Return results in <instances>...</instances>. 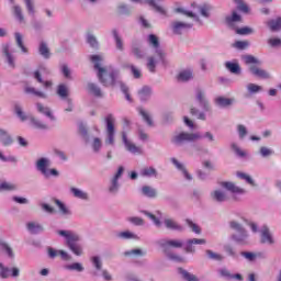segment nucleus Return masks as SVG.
<instances>
[{
	"label": "nucleus",
	"instance_id": "obj_20",
	"mask_svg": "<svg viewBox=\"0 0 281 281\" xmlns=\"http://www.w3.org/2000/svg\"><path fill=\"white\" fill-rule=\"evenodd\" d=\"M221 186L233 194H245V189L236 186L234 182H222Z\"/></svg>",
	"mask_w": 281,
	"mask_h": 281
},
{
	"label": "nucleus",
	"instance_id": "obj_55",
	"mask_svg": "<svg viewBox=\"0 0 281 281\" xmlns=\"http://www.w3.org/2000/svg\"><path fill=\"white\" fill-rule=\"evenodd\" d=\"M138 113L139 115H142L144 122H146L148 126H153V119L150 117V114L146 112V110H144L143 108H139Z\"/></svg>",
	"mask_w": 281,
	"mask_h": 281
},
{
	"label": "nucleus",
	"instance_id": "obj_13",
	"mask_svg": "<svg viewBox=\"0 0 281 281\" xmlns=\"http://www.w3.org/2000/svg\"><path fill=\"white\" fill-rule=\"evenodd\" d=\"M195 99L199 102L200 106L203 109V111H206V112L212 111L210 101H207V98H205V92H203V90L201 89L196 90Z\"/></svg>",
	"mask_w": 281,
	"mask_h": 281
},
{
	"label": "nucleus",
	"instance_id": "obj_2",
	"mask_svg": "<svg viewBox=\"0 0 281 281\" xmlns=\"http://www.w3.org/2000/svg\"><path fill=\"white\" fill-rule=\"evenodd\" d=\"M203 137L204 139H209V142H214V134H212L211 132H205L203 136H201L200 133L181 132L171 138V143L175 146H183V144L188 142H196V139H203Z\"/></svg>",
	"mask_w": 281,
	"mask_h": 281
},
{
	"label": "nucleus",
	"instance_id": "obj_42",
	"mask_svg": "<svg viewBox=\"0 0 281 281\" xmlns=\"http://www.w3.org/2000/svg\"><path fill=\"white\" fill-rule=\"evenodd\" d=\"M211 196L213 201H216L217 203H225V201H227V195L221 190L213 191Z\"/></svg>",
	"mask_w": 281,
	"mask_h": 281
},
{
	"label": "nucleus",
	"instance_id": "obj_31",
	"mask_svg": "<svg viewBox=\"0 0 281 281\" xmlns=\"http://www.w3.org/2000/svg\"><path fill=\"white\" fill-rule=\"evenodd\" d=\"M112 36L114 38V43L116 45V49L119 52H124V40H122V36H120V33L117 30H112Z\"/></svg>",
	"mask_w": 281,
	"mask_h": 281
},
{
	"label": "nucleus",
	"instance_id": "obj_39",
	"mask_svg": "<svg viewBox=\"0 0 281 281\" xmlns=\"http://www.w3.org/2000/svg\"><path fill=\"white\" fill-rule=\"evenodd\" d=\"M55 204L59 209V214H61V216H71V210H69V207H67L60 200L56 199Z\"/></svg>",
	"mask_w": 281,
	"mask_h": 281
},
{
	"label": "nucleus",
	"instance_id": "obj_41",
	"mask_svg": "<svg viewBox=\"0 0 281 281\" xmlns=\"http://www.w3.org/2000/svg\"><path fill=\"white\" fill-rule=\"evenodd\" d=\"M29 120L34 128H37L38 131H47V124L43 123V121L34 116H30Z\"/></svg>",
	"mask_w": 281,
	"mask_h": 281
},
{
	"label": "nucleus",
	"instance_id": "obj_50",
	"mask_svg": "<svg viewBox=\"0 0 281 281\" xmlns=\"http://www.w3.org/2000/svg\"><path fill=\"white\" fill-rule=\"evenodd\" d=\"M124 256L126 257L134 256L136 258H142L143 256H146V251L142 250L140 248H135V249L125 251Z\"/></svg>",
	"mask_w": 281,
	"mask_h": 281
},
{
	"label": "nucleus",
	"instance_id": "obj_25",
	"mask_svg": "<svg viewBox=\"0 0 281 281\" xmlns=\"http://www.w3.org/2000/svg\"><path fill=\"white\" fill-rule=\"evenodd\" d=\"M132 1L134 2L144 1V3H147L150 5V8L155 9V11L158 12V14H166V9L157 4L158 1H164V0H132Z\"/></svg>",
	"mask_w": 281,
	"mask_h": 281
},
{
	"label": "nucleus",
	"instance_id": "obj_27",
	"mask_svg": "<svg viewBox=\"0 0 281 281\" xmlns=\"http://www.w3.org/2000/svg\"><path fill=\"white\" fill-rule=\"evenodd\" d=\"M153 95V89L148 86L143 87L138 91V98L140 102H147V100H150V97Z\"/></svg>",
	"mask_w": 281,
	"mask_h": 281
},
{
	"label": "nucleus",
	"instance_id": "obj_58",
	"mask_svg": "<svg viewBox=\"0 0 281 281\" xmlns=\"http://www.w3.org/2000/svg\"><path fill=\"white\" fill-rule=\"evenodd\" d=\"M210 10H212V5L202 4L199 7V12L204 19H210Z\"/></svg>",
	"mask_w": 281,
	"mask_h": 281
},
{
	"label": "nucleus",
	"instance_id": "obj_57",
	"mask_svg": "<svg viewBox=\"0 0 281 281\" xmlns=\"http://www.w3.org/2000/svg\"><path fill=\"white\" fill-rule=\"evenodd\" d=\"M60 74L66 78L67 80H71V69L67 64L60 65Z\"/></svg>",
	"mask_w": 281,
	"mask_h": 281
},
{
	"label": "nucleus",
	"instance_id": "obj_28",
	"mask_svg": "<svg viewBox=\"0 0 281 281\" xmlns=\"http://www.w3.org/2000/svg\"><path fill=\"white\" fill-rule=\"evenodd\" d=\"M140 192L142 195L147 196V199H157V189L150 186H143Z\"/></svg>",
	"mask_w": 281,
	"mask_h": 281
},
{
	"label": "nucleus",
	"instance_id": "obj_18",
	"mask_svg": "<svg viewBox=\"0 0 281 281\" xmlns=\"http://www.w3.org/2000/svg\"><path fill=\"white\" fill-rule=\"evenodd\" d=\"M205 243H206L205 239H199V238L189 239L187 240L184 251H187V254H194L196 250L194 249L193 245H205Z\"/></svg>",
	"mask_w": 281,
	"mask_h": 281
},
{
	"label": "nucleus",
	"instance_id": "obj_45",
	"mask_svg": "<svg viewBox=\"0 0 281 281\" xmlns=\"http://www.w3.org/2000/svg\"><path fill=\"white\" fill-rule=\"evenodd\" d=\"M132 54L138 60H142V58H144V50H142V47H139V44H137V42L132 43Z\"/></svg>",
	"mask_w": 281,
	"mask_h": 281
},
{
	"label": "nucleus",
	"instance_id": "obj_61",
	"mask_svg": "<svg viewBox=\"0 0 281 281\" xmlns=\"http://www.w3.org/2000/svg\"><path fill=\"white\" fill-rule=\"evenodd\" d=\"M87 43L92 47L93 49H98L100 44L98 43V38L94 37L93 34H88L87 35Z\"/></svg>",
	"mask_w": 281,
	"mask_h": 281
},
{
	"label": "nucleus",
	"instance_id": "obj_10",
	"mask_svg": "<svg viewBox=\"0 0 281 281\" xmlns=\"http://www.w3.org/2000/svg\"><path fill=\"white\" fill-rule=\"evenodd\" d=\"M21 276V269L19 267H7L0 262V278L8 280V278H19Z\"/></svg>",
	"mask_w": 281,
	"mask_h": 281
},
{
	"label": "nucleus",
	"instance_id": "obj_56",
	"mask_svg": "<svg viewBox=\"0 0 281 281\" xmlns=\"http://www.w3.org/2000/svg\"><path fill=\"white\" fill-rule=\"evenodd\" d=\"M24 4L30 16H35L36 9L34 8V0H24Z\"/></svg>",
	"mask_w": 281,
	"mask_h": 281
},
{
	"label": "nucleus",
	"instance_id": "obj_5",
	"mask_svg": "<svg viewBox=\"0 0 281 281\" xmlns=\"http://www.w3.org/2000/svg\"><path fill=\"white\" fill-rule=\"evenodd\" d=\"M241 58L245 65H250L248 71H250L252 76L256 78H261L262 80H269L271 78V74H269V71L257 66L262 65V61H260L254 55H244Z\"/></svg>",
	"mask_w": 281,
	"mask_h": 281
},
{
	"label": "nucleus",
	"instance_id": "obj_29",
	"mask_svg": "<svg viewBox=\"0 0 281 281\" xmlns=\"http://www.w3.org/2000/svg\"><path fill=\"white\" fill-rule=\"evenodd\" d=\"M35 106L42 115L49 117V120L52 121L56 120V117H54V114L52 113V110L48 106L43 105V103H36Z\"/></svg>",
	"mask_w": 281,
	"mask_h": 281
},
{
	"label": "nucleus",
	"instance_id": "obj_44",
	"mask_svg": "<svg viewBox=\"0 0 281 281\" xmlns=\"http://www.w3.org/2000/svg\"><path fill=\"white\" fill-rule=\"evenodd\" d=\"M225 67L231 74H235L236 76H239L240 74V65L238 63H233V61H226Z\"/></svg>",
	"mask_w": 281,
	"mask_h": 281
},
{
	"label": "nucleus",
	"instance_id": "obj_35",
	"mask_svg": "<svg viewBox=\"0 0 281 281\" xmlns=\"http://www.w3.org/2000/svg\"><path fill=\"white\" fill-rule=\"evenodd\" d=\"M0 142L2 146H10L13 142L12 136L3 128H0Z\"/></svg>",
	"mask_w": 281,
	"mask_h": 281
},
{
	"label": "nucleus",
	"instance_id": "obj_24",
	"mask_svg": "<svg viewBox=\"0 0 281 281\" xmlns=\"http://www.w3.org/2000/svg\"><path fill=\"white\" fill-rule=\"evenodd\" d=\"M171 162L173 164V166H176V168L178 170H180V172H182L184 179H187V181H192V175H190L188 172V169H186V167L179 162V160H177V158H171Z\"/></svg>",
	"mask_w": 281,
	"mask_h": 281
},
{
	"label": "nucleus",
	"instance_id": "obj_64",
	"mask_svg": "<svg viewBox=\"0 0 281 281\" xmlns=\"http://www.w3.org/2000/svg\"><path fill=\"white\" fill-rule=\"evenodd\" d=\"M205 254L210 260H217L218 262H221V260H223L222 255H218L212 250H205Z\"/></svg>",
	"mask_w": 281,
	"mask_h": 281
},
{
	"label": "nucleus",
	"instance_id": "obj_34",
	"mask_svg": "<svg viewBox=\"0 0 281 281\" xmlns=\"http://www.w3.org/2000/svg\"><path fill=\"white\" fill-rule=\"evenodd\" d=\"M26 229L30 232V234H41V232L44 231L43 225L36 222H29L26 224Z\"/></svg>",
	"mask_w": 281,
	"mask_h": 281
},
{
	"label": "nucleus",
	"instance_id": "obj_3",
	"mask_svg": "<svg viewBox=\"0 0 281 281\" xmlns=\"http://www.w3.org/2000/svg\"><path fill=\"white\" fill-rule=\"evenodd\" d=\"M147 43L154 47V49H156V54H157V59L155 57H148L147 59V69H149L150 74H155V69L157 67V63H159V60L161 63H164L165 58H166V54H164V50H161V48H159V37H157V35L155 34H149L148 38H147Z\"/></svg>",
	"mask_w": 281,
	"mask_h": 281
},
{
	"label": "nucleus",
	"instance_id": "obj_43",
	"mask_svg": "<svg viewBox=\"0 0 281 281\" xmlns=\"http://www.w3.org/2000/svg\"><path fill=\"white\" fill-rule=\"evenodd\" d=\"M38 53L45 58L46 60L50 58L52 53L49 52V47L47 46V43L41 42L38 46Z\"/></svg>",
	"mask_w": 281,
	"mask_h": 281
},
{
	"label": "nucleus",
	"instance_id": "obj_49",
	"mask_svg": "<svg viewBox=\"0 0 281 281\" xmlns=\"http://www.w3.org/2000/svg\"><path fill=\"white\" fill-rule=\"evenodd\" d=\"M13 14L19 23H24L25 16L23 15V9H21V5H13Z\"/></svg>",
	"mask_w": 281,
	"mask_h": 281
},
{
	"label": "nucleus",
	"instance_id": "obj_30",
	"mask_svg": "<svg viewBox=\"0 0 281 281\" xmlns=\"http://www.w3.org/2000/svg\"><path fill=\"white\" fill-rule=\"evenodd\" d=\"M120 188H121L120 180H115L111 178L110 184L108 187L109 194H112L113 196H115L120 192Z\"/></svg>",
	"mask_w": 281,
	"mask_h": 281
},
{
	"label": "nucleus",
	"instance_id": "obj_46",
	"mask_svg": "<svg viewBox=\"0 0 281 281\" xmlns=\"http://www.w3.org/2000/svg\"><path fill=\"white\" fill-rule=\"evenodd\" d=\"M0 251H4L9 258L14 259V250L3 240H0Z\"/></svg>",
	"mask_w": 281,
	"mask_h": 281
},
{
	"label": "nucleus",
	"instance_id": "obj_38",
	"mask_svg": "<svg viewBox=\"0 0 281 281\" xmlns=\"http://www.w3.org/2000/svg\"><path fill=\"white\" fill-rule=\"evenodd\" d=\"M178 273L181 274L182 280L186 281H200L198 276H194L193 273H190L188 270L183 268L178 269Z\"/></svg>",
	"mask_w": 281,
	"mask_h": 281
},
{
	"label": "nucleus",
	"instance_id": "obj_1",
	"mask_svg": "<svg viewBox=\"0 0 281 281\" xmlns=\"http://www.w3.org/2000/svg\"><path fill=\"white\" fill-rule=\"evenodd\" d=\"M91 63L94 65V70L97 71V76L99 78V82L103 85V87H120L122 93H124L127 102H133V98H131V93H128V86H126L122 80H120V70L109 66L102 67V60L104 57L102 55H92L90 57Z\"/></svg>",
	"mask_w": 281,
	"mask_h": 281
},
{
	"label": "nucleus",
	"instance_id": "obj_23",
	"mask_svg": "<svg viewBox=\"0 0 281 281\" xmlns=\"http://www.w3.org/2000/svg\"><path fill=\"white\" fill-rule=\"evenodd\" d=\"M87 91L90 93V95H94V98H102V89L98 83L88 82L87 85Z\"/></svg>",
	"mask_w": 281,
	"mask_h": 281
},
{
	"label": "nucleus",
	"instance_id": "obj_19",
	"mask_svg": "<svg viewBox=\"0 0 281 281\" xmlns=\"http://www.w3.org/2000/svg\"><path fill=\"white\" fill-rule=\"evenodd\" d=\"M140 177H145L147 179H157L159 177V172L155 167H144L139 171Z\"/></svg>",
	"mask_w": 281,
	"mask_h": 281
},
{
	"label": "nucleus",
	"instance_id": "obj_15",
	"mask_svg": "<svg viewBox=\"0 0 281 281\" xmlns=\"http://www.w3.org/2000/svg\"><path fill=\"white\" fill-rule=\"evenodd\" d=\"M164 225L166 229H170L171 232H183V226L179 224L177 221L170 217H166L164 220Z\"/></svg>",
	"mask_w": 281,
	"mask_h": 281
},
{
	"label": "nucleus",
	"instance_id": "obj_52",
	"mask_svg": "<svg viewBox=\"0 0 281 281\" xmlns=\"http://www.w3.org/2000/svg\"><path fill=\"white\" fill-rule=\"evenodd\" d=\"M18 190L16 184L10 182H2L0 183V192H12Z\"/></svg>",
	"mask_w": 281,
	"mask_h": 281
},
{
	"label": "nucleus",
	"instance_id": "obj_4",
	"mask_svg": "<svg viewBox=\"0 0 281 281\" xmlns=\"http://www.w3.org/2000/svg\"><path fill=\"white\" fill-rule=\"evenodd\" d=\"M57 234L65 238L66 247L70 249L75 256L82 255V245L80 244V235L74 231H57Z\"/></svg>",
	"mask_w": 281,
	"mask_h": 281
},
{
	"label": "nucleus",
	"instance_id": "obj_12",
	"mask_svg": "<svg viewBox=\"0 0 281 281\" xmlns=\"http://www.w3.org/2000/svg\"><path fill=\"white\" fill-rule=\"evenodd\" d=\"M41 71L42 74H50L47 67L40 66V70H35L33 77L35 78V80H37V82H40V85H43L45 89H50L54 83L52 81H44L43 76H41Z\"/></svg>",
	"mask_w": 281,
	"mask_h": 281
},
{
	"label": "nucleus",
	"instance_id": "obj_48",
	"mask_svg": "<svg viewBox=\"0 0 281 281\" xmlns=\"http://www.w3.org/2000/svg\"><path fill=\"white\" fill-rule=\"evenodd\" d=\"M57 95H59V98H61V100H67L69 97V89L67 88V86L65 85H59L57 87Z\"/></svg>",
	"mask_w": 281,
	"mask_h": 281
},
{
	"label": "nucleus",
	"instance_id": "obj_9",
	"mask_svg": "<svg viewBox=\"0 0 281 281\" xmlns=\"http://www.w3.org/2000/svg\"><path fill=\"white\" fill-rule=\"evenodd\" d=\"M157 245L162 249L165 254H168V250L171 249H181L183 247V240L181 239H160L157 241Z\"/></svg>",
	"mask_w": 281,
	"mask_h": 281
},
{
	"label": "nucleus",
	"instance_id": "obj_8",
	"mask_svg": "<svg viewBox=\"0 0 281 281\" xmlns=\"http://www.w3.org/2000/svg\"><path fill=\"white\" fill-rule=\"evenodd\" d=\"M105 144L109 146H115V116L108 114L105 116Z\"/></svg>",
	"mask_w": 281,
	"mask_h": 281
},
{
	"label": "nucleus",
	"instance_id": "obj_37",
	"mask_svg": "<svg viewBox=\"0 0 281 281\" xmlns=\"http://www.w3.org/2000/svg\"><path fill=\"white\" fill-rule=\"evenodd\" d=\"M13 109H14V113H15L16 117H19V120H21V122H25V121L30 120V116H27V114H25V112H23V108L21 106V104L14 103Z\"/></svg>",
	"mask_w": 281,
	"mask_h": 281
},
{
	"label": "nucleus",
	"instance_id": "obj_32",
	"mask_svg": "<svg viewBox=\"0 0 281 281\" xmlns=\"http://www.w3.org/2000/svg\"><path fill=\"white\" fill-rule=\"evenodd\" d=\"M70 192L75 199H81V201H89V193L78 189V188H70Z\"/></svg>",
	"mask_w": 281,
	"mask_h": 281
},
{
	"label": "nucleus",
	"instance_id": "obj_36",
	"mask_svg": "<svg viewBox=\"0 0 281 281\" xmlns=\"http://www.w3.org/2000/svg\"><path fill=\"white\" fill-rule=\"evenodd\" d=\"M14 37L15 44L21 49L22 54H29L30 50L25 47V44H23V34L15 32Z\"/></svg>",
	"mask_w": 281,
	"mask_h": 281
},
{
	"label": "nucleus",
	"instance_id": "obj_7",
	"mask_svg": "<svg viewBox=\"0 0 281 281\" xmlns=\"http://www.w3.org/2000/svg\"><path fill=\"white\" fill-rule=\"evenodd\" d=\"M36 170L43 175L46 179H49L50 177H59V172L56 169H47L49 166H52V161L48 158H40L36 164Z\"/></svg>",
	"mask_w": 281,
	"mask_h": 281
},
{
	"label": "nucleus",
	"instance_id": "obj_60",
	"mask_svg": "<svg viewBox=\"0 0 281 281\" xmlns=\"http://www.w3.org/2000/svg\"><path fill=\"white\" fill-rule=\"evenodd\" d=\"M229 227H231V229H234L235 232H237V234H241L244 232H247V229H245V227H243L241 224L236 222V221H232L229 223Z\"/></svg>",
	"mask_w": 281,
	"mask_h": 281
},
{
	"label": "nucleus",
	"instance_id": "obj_26",
	"mask_svg": "<svg viewBox=\"0 0 281 281\" xmlns=\"http://www.w3.org/2000/svg\"><path fill=\"white\" fill-rule=\"evenodd\" d=\"M240 256L248 260V262H255L256 258H267L265 252H249V251H241Z\"/></svg>",
	"mask_w": 281,
	"mask_h": 281
},
{
	"label": "nucleus",
	"instance_id": "obj_21",
	"mask_svg": "<svg viewBox=\"0 0 281 281\" xmlns=\"http://www.w3.org/2000/svg\"><path fill=\"white\" fill-rule=\"evenodd\" d=\"M214 104L220 109H227V106H232V104H234V99L217 97L214 99Z\"/></svg>",
	"mask_w": 281,
	"mask_h": 281
},
{
	"label": "nucleus",
	"instance_id": "obj_51",
	"mask_svg": "<svg viewBox=\"0 0 281 281\" xmlns=\"http://www.w3.org/2000/svg\"><path fill=\"white\" fill-rule=\"evenodd\" d=\"M65 269H67V271H77L78 273H82V271H85V267L80 262L67 265L65 266Z\"/></svg>",
	"mask_w": 281,
	"mask_h": 281
},
{
	"label": "nucleus",
	"instance_id": "obj_11",
	"mask_svg": "<svg viewBox=\"0 0 281 281\" xmlns=\"http://www.w3.org/2000/svg\"><path fill=\"white\" fill-rule=\"evenodd\" d=\"M122 142L125 146V149L131 153L132 155H142L143 150L142 147H137L133 142L128 139L126 136V132H122Z\"/></svg>",
	"mask_w": 281,
	"mask_h": 281
},
{
	"label": "nucleus",
	"instance_id": "obj_47",
	"mask_svg": "<svg viewBox=\"0 0 281 281\" xmlns=\"http://www.w3.org/2000/svg\"><path fill=\"white\" fill-rule=\"evenodd\" d=\"M268 27H270L271 32H280L281 18H277L276 20L268 21Z\"/></svg>",
	"mask_w": 281,
	"mask_h": 281
},
{
	"label": "nucleus",
	"instance_id": "obj_63",
	"mask_svg": "<svg viewBox=\"0 0 281 281\" xmlns=\"http://www.w3.org/2000/svg\"><path fill=\"white\" fill-rule=\"evenodd\" d=\"M128 223H132V225H136V227H142L144 225V218L132 216L127 218Z\"/></svg>",
	"mask_w": 281,
	"mask_h": 281
},
{
	"label": "nucleus",
	"instance_id": "obj_53",
	"mask_svg": "<svg viewBox=\"0 0 281 281\" xmlns=\"http://www.w3.org/2000/svg\"><path fill=\"white\" fill-rule=\"evenodd\" d=\"M178 80L181 82H188V80H192V70H182L178 75Z\"/></svg>",
	"mask_w": 281,
	"mask_h": 281
},
{
	"label": "nucleus",
	"instance_id": "obj_14",
	"mask_svg": "<svg viewBox=\"0 0 281 281\" xmlns=\"http://www.w3.org/2000/svg\"><path fill=\"white\" fill-rule=\"evenodd\" d=\"M193 26L194 24L192 23L176 21L172 23V32L173 34L181 35L183 34V32H188V30H192Z\"/></svg>",
	"mask_w": 281,
	"mask_h": 281
},
{
	"label": "nucleus",
	"instance_id": "obj_40",
	"mask_svg": "<svg viewBox=\"0 0 281 281\" xmlns=\"http://www.w3.org/2000/svg\"><path fill=\"white\" fill-rule=\"evenodd\" d=\"M231 149L236 157H239V159H245V157H247V151L240 148V146H238L236 143H231Z\"/></svg>",
	"mask_w": 281,
	"mask_h": 281
},
{
	"label": "nucleus",
	"instance_id": "obj_62",
	"mask_svg": "<svg viewBox=\"0 0 281 281\" xmlns=\"http://www.w3.org/2000/svg\"><path fill=\"white\" fill-rule=\"evenodd\" d=\"M90 260L97 271H102V259L100 258V256H93Z\"/></svg>",
	"mask_w": 281,
	"mask_h": 281
},
{
	"label": "nucleus",
	"instance_id": "obj_22",
	"mask_svg": "<svg viewBox=\"0 0 281 281\" xmlns=\"http://www.w3.org/2000/svg\"><path fill=\"white\" fill-rule=\"evenodd\" d=\"M232 240H234L235 243H237V245H248L249 241V233L244 232V233H238V234H233L231 236Z\"/></svg>",
	"mask_w": 281,
	"mask_h": 281
},
{
	"label": "nucleus",
	"instance_id": "obj_16",
	"mask_svg": "<svg viewBox=\"0 0 281 281\" xmlns=\"http://www.w3.org/2000/svg\"><path fill=\"white\" fill-rule=\"evenodd\" d=\"M276 240L273 239V235H271V231H269L268 226H262L261 228V244L262 245H273Z\"/></svg>",
	"mask_w": 281,
	"mask_h": 281
},
{
	"label": "nucleus",
	"instance_id": "obj_17",
	"mask_svg": "<svg viewBox=\"0 0 281 281\" xmlns=\"http://www.w3.org/2000/svg\"><path fill=\"white\" fill-rule=\"evenodd\" d=\"M2 54L5 56L9 67H11V69H14L16 67V64L14 61V55L10 53V44L2 45Z\"/></svg>",
	"mask_w": 281,
	"mask_h": 281
},
{
	"label": "nucleus",
	"instance_id": "obj_6",
	"mask_svg": "<svg viewBox=\"0 0 281 281\" xmlns=\"http://www.w3.org/2000/svg\"><path fill=\"white\" fill-rule=\"evenodd\" d=\"M240 21H243V18L238 13H236V11H234L232 15H227L225 19L226 25L231 30H235L236 34H238L239 36H247L249 34H254V29L249 26H244L241 29L236 27L235 23H240Z\"/></svg>",
	"mask_w": 281,
	"mask_h": 281
},
{
	"label": "nucleus",
	"instance_id": "obj_33",
	"mask_svg": "<svg viewBox=\"0 0 281 281\" xmlns=\"http://www.w3.org/2000/svg\"><path fill=\"white\" fill-rule=\"evenodd\" d=\"M116 236L122 240H139V236H137L135 233H132L131 231L117 233Z\"/></svg>",
	"mask_w": 281,
	"mask_h": 281
},
{
	"label": "nucleus",
	"instance_id": "obj_59",
	"mask_svg": "<svg viewBox=\"0 0 281 281\" xmlns=\"http://www.w3.org/2000/svg\"><path fill=\"white\" fill-rule=\"evenodd\" d=\"M190 113H191V115H193V117H196L198 120H202L203 122H205V120H207L205 114L203 112L199 111V109H196V108H191Z\"/></svg>",
	"mask_w": 281,
	"mask_h": 281
},
{
	"label": "nucleus",
	"instance_id": "obj_54",
	"mask_svg": "<svg viewBox=\"0 0 281 281\" xmlns=\"http://www.w3.org/2000/svg\"><path fill=\"white\" fill-rule=\"evenodd\" d=\"M142 214H144L145 216H147V218H150V221H153L154 225H156V227H160L161 226V221L155 216V214L148 212V211H140Z\"/></svg>",
	"mask_w": 281,
	"mask_h": 281
}]
</instances>
